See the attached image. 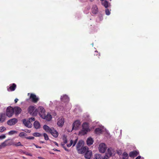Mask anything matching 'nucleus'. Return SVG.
<instances>
[{
    "instance_id": "obj_1",
    "label": "nucleus",
    "mask_w": 159,
    "mask_h": 159,
    "mask_svg": "<svg viewBox=\"0 0 159 159\" xmlns=\"http://www.w3.org/2000/svg\"><path fill=\"white\" fill-rule=\"evenodd\" d=\"M43 128L47 132L50 133L54 137L57 138L58 135V132L53 128H50L48 126L45 125Z\"/></svg>"
},
{
    "instance_id": "obj_2",
    "label": "nucleus",
    "mask_w": 159,
    "mask_h": 159,
    "mask_svg": "<svg viewBox=\"0 0 159 159\" xmlns=\"http://www.w3.org/2000/svg\"><path fill=\"white\" fill-rule=\"evenodd\" d=\"M28 112L32 116H36L38 112L36 108L33 106H30L28 109Z\"/></svg>"
},
{
    "instance_id": "obj_3",
    "label": "nucleus",
    "mask_w": 159,
    "mask_h": 159,
    "mask_svg": "<svg viewBox=\"0 0 159 159\" xmlns=\"http://www.w3.org/2000/svg\"><path fill=\"white\" fill-rule=\"evenodd\" d=\"M14 114V109L11 106L7 107L6 110V115L8 117H11Z\"/></svg>"
},
{
    "instance_id": "obj_4",
    "label": "nucleus",
    "mask_w": 159,
    "mask_h": 159,
    "mask_svg": "<svg viewBox=\"0 0 159 159\" xmlns=\"http://www.w3.org/2000/svg\"><path fill=\"white\" fill-rule=\"evenodd\" d=\"M98 148L100 152L104 153L106 150L107 147L105 143H102L99 144Z\"/></svg>"
},
{
    "instance_id": "obj_5",
    "label": "nucleus",
    "mask_w": 159,
    "mask_h": 159,
    "mask_svg": "<svg viewBox=\"0 0 159 159\" xmlns=\"http://www.w3.org/2000/svg\"><path fill=\"white\" fill-rule=\"evenodd\" d=\"M39 114L40 116L42 118H45V111L43 107H40L39 108Z\"/></svg>"
},
{
    "instance_id": "obj_6",
    "label": "nucleus",
    "mask_w": 159,
    "mask_h": 159,
    "mask_svg": "<svg viewBox=\"0 0 159 159\" xmlns=\"http://www.w3.org/2000/svg\"><path fill=\"white\" fill-rule=\"evenodd\" d=\"M32 102L34 103H37L39 100V98L33 93H31L30 97Z\"/></svg>"
},
{
    "instance_id": "obj_7",
    "label": "nucleus",
    "mask_w": 159,
    "mask_h": 159,
    "mask_svg": "<svg viewBox=\"0 0 159 159\" xmlns=\"http://www.w3.org/2000/svg\"><path fill=\"white\" fill-rule=\"evenodd\" d=\"M80 120H77L75 121L73 124L72 129L77 130L80 125Z\"/></svg>"
},
{
    "instance_id": "obj_8",
    "label": "nucleus",
    "mask_w": 159,
    "mask_h": 159,
    "mask_svg": "<svg viewBox=\"0 0 159 159\" xmlns=\"http://www.w3.org/2000/svg\"><path fill=\"white\" fill-rule=\"evenodd\" d=\"M16 87V84L15 83H13L10 84L9 86H7V89L8 91H13L15 90Z\"/></svg>"
},
{
    "instance_id": "obj_9",
    "label": "nucleus",
    "mask_w": 159,
    "mask_h": 159,
    "mask_svg": "<svg viewBox=\"0 0 159 159\" xmlns=\"http://www.w3.org/2000/svg\"><path fill=\"white\" fill-rule=\"evenodd\" d=\"M18 121L17 119L14 118L9 120L7 121V124L11 126L16 124Z\"/></svg>"
},
{
    "instance_id": "obj_10",
    "label": "nucleus",
    "mask_w": 159,
    "mask_h": 159,
    "mask_svg": "<svg viewBox=\"0 0 159 159\" xmlns=\"http://www.w3.org/2000/svg\"><path fill=\"white\" fill-rule=\"evenodd\" d=\"M23 122L24 124L28 128H31L32 125L31 123L30 120H27L25 119H24L23 120Z\"/></svg>"
},
{
    "instance_id": "obj_11",
    "label": "nucleus",
    "mask_w": 159,
    "mask_h": 159,
    "mask_svg": "<svg viewBox=\"0 0 159 159\" xmlns=\"http://www.w3.org/2000/svg\"><path fill=\"white\" fill-rule=\"evenodd\" d=\"M13 109H14V112H15V114L16 115L20 114L22 111L21 108L19 107H15Z\"/></svg>"
},
{
    "instance_id": "obj_12",
    "label": "nucleus",
    "mask_w": 159,
    "mask_h": 159,
    "mask_svg": "<svg viewBox=\"0 0 159 159\" xmlns=\"http://www.w3.org/2000/svg\"><path fill=\"white\" fill-rule=\"evenodd\" d=\"M78 141V138H76L75 139L74 141L71 139L70 141V143L69 144H67V146L68 147H70L72 145V147H74L75 145L76 144L77 142Z\"/></svg>"
},
{
    "instance_id": "obj_13",
    "label": "nucleus",
    "mask_w": 159,
    "mask_h": 159,
    "mask_svg": "<svg viewBox=\"0 0 159 159\" xmlns=\"http://www.w3.org/2000/svg\"><path fill=\"white\" fill-rule=\"evenodd\" d=\"M64 123V119L63 118H59L57 122V125L59 127H62Z\"/></svg>"
},
{
    "instance_id": "obj_14",
    "label": "nucleus",
    "mask_w": 159,
    "mask_h": 159,
    "mask_svg": "<svg viewBox=\"0 0 159 159\" xmlns=\"http://www.w3.org/2000/svg\"><path fill=\"white\" fill-rule=\"evenodd\" d=\"M139 153V152L135 150L130 152L129 155L130 157H134L137 156Z\"/></svg>"
},
{
    "instance_id": "obj_15",
    "label": "nucleus",
    "mask_w": 159,
    "mask_h": 159,
    "mask_svg": "<svg viewBox=\"0 0 159 159\" xmlns=\"http://www.w3.org/2000/svg\"><path fill=\"white\" fill-rule=\"evenodd\" d=\"M6 116L5 114L0 113V122L2 123L5 121Z\"/></svg>"
},
{
    "instance_id": "obj_16",
    "label": "nucleus",
    "mask_w": 159,
    "mask_h": 159,
    "mask_svg": "<svg viewBox=\"0 0 159 159\" xmlns=\"http://www.w3.org/2000/svg\"><path fill=\"white\" fill-rule=\"evenodd\" d=\"M83 142L82 140H80L79 141L76 145V148L78 151L79 149H80L83 145Z\"/></svg>"
},
{
    "instance_id": "obj_17",
    "label": "nucleus",
    "mask_w": 159,
    "mask_h": 159,
    "mask_svg": "<svg viewBox=\"0 0 159 159\" xmlns=\"http://www.w3.org/2000/svg\"><path fill=\"white\" fill-rule=\"evenodd\" d=\"M92 155V152L90 151H87L86 152L84 157L86 158H91Z\"/></svg>"
},
{
    "instance_id": "obj_18",
    "label": "nucleus",
    "mask_w": 159,
    "mask_h": 159,
    "mask_svg": "<svg viewBox=\"0 0 159 159\" xmlns=\"http://www.w3.org/2000/svg\"><path fill=\"white\" fill-rule=\"evenodd\" d=\"M82 129L87 130L88 131H90L89 129V126L88 124L87 123H84L82 125Z\"/></svg>"
},
{
    "instance_id": "obj_19",
    "label": "nucleus",
    "mask_w": 159,
    "mask_h": 159,
    "mask_svg": "<svg viewBox=\"0 0 159 159\" xmlns=\"http://www.w3.org/2000/svg\"><path fill=\"white\" fill-rule=\"evenodd\" d=\"M98 12V8L96 6H94L92 8V13L93 14H96Z\"/></svg>"
},
{
    "instance_id": "obj_20",
    "label": "nucleus",
    "mask_w": 159,
    "mask_h": 159,
    "mask_svg": "<svg viewBox=\"0 0 159 159\" xmlns=\"http://www.w3.org/2000/svg\"><path fill=\"white\" fill-rule=\"evenodd\" d=\"M87 149L86 147H82L79 149L78 151L79 153L80 154H82L85 152L86 151Z\"/></svg>"
},
{
    "instance_id": "obj_21",
    "label": "nucleus",
    "mask_w": 159,
    "mask_h": 159,
    "mask_svg": "<svg viewBox=\"0 0 159 159\" xmlns=\"http://www.w3.org/2000/svg\"><path fill=\"white\" fill-rule=\"evenodd\" d=\"M52 118L51 115L50 114H48L46 116L45 115V118L43 117L42 119H45L48 121H50Z\"/></svg>"
},
{
    "instance_id": "obj_22",
    "label": "nucleus",
    "mask_w": 159,
    "mask_h": 159,
    "mask_svg": "<svg viewBox=\"0 0 159 159\" xmlns=\"http://www.w3.org/2000/svg\"><path fill=\"white\" fill-rule=\"evenodd\" d=\"M86 142L87 145L90 146L93 144V141L91 138H89L87 139Z\"/></svg>"
},
{
    "instance_id": "obj_23",
    "label": "nucleus",
    "mask_w": 159,
    "mask_h": 159,
    "mask_svg": "<svg viewBox=\"0 0 159 159\" xmlns=\"http://www.w3.org/2000/svg\"><path fill=\"white\" fill-rule=\"evenodd\" d=\"M61 100L64 102H67L69 101V98L66 95L63 96V97L61 98Z\"/></svg>"
},
{
    "instance_id": "obj_24",
    "label": "nucleus",
    "mask_w": 159,
    "mask_h": 159,
    "mask_svg": "<svg viewBox=\"0 0 159 159\" xmlns=\"http://www.w3.org/2000/svg\"><path fill=\"white\" fill-rule=\"evenodd\" d=\"M63 144H61V146H62V147L64 148V149L67 151H69V150L68 149H67L66 148L65 146V145L67 143V140L66 139V138H64L63 139Z\"/></svg>"
},
{
    "instance_id": "obj_25",
    "label": "nucleus",
    "mask_w": 159,
    "mask_h": 159,
    "mask_svg": "<svg viewBox=\"0 0 159 159\" xmlns=\"http://www.w3.org/2000/svg\"><path fill=\"white\" fill-rule=\"evenodd\" d=\"M34 125L35 128L36 129H39L40 127V123L37 121H35L34 123Z\"/></svg>"
},
{
    "instance_id": "obj_26",
    "label": "nucleus",
    "mask_w": 159,
    "mask_h": 159,
    "mask_svg": "<svg viewBox=\"0 0 159 159\" xmlns=\"http://www.w3.org/2000/svg\"><path fill=\"white\" fill-rule=\"evenodd\" d=\"M111 151L110 148L107 150V152L106 153V155L107 157H110L112 155Z\"/></svg>"
},
{
    "instance_id": "obj_27",
    "label": "nucleus",
    "mask_w": 159,
    "mask_h": 159,
    "mask_svg": "<svg viewBox=\"0 0 159 159\" xmlns=\"http://www.w3.org/2000/svg\"><path fill=\"white\" fill-rule=\"evenodd\" d=\"M88 131L87 130L82 129L79 132V134L80 135H83L86 134Z\"/></svg>"
},
{
    "instance_id": "obj_28",
    "label": "nucleus",
    "mask_w": 159,
    "mask_h": 159,
    "mask_svg": "<svg viewBox=\"0 0 159 159\" xmlns=\"http://www.w3.org/2000/svg\"><path fill=\"white\" fill-rule=\"evenodd\" d=\"M102 129L99 128H97L95 130V132L97 134H102Z\"/></svg>"
},
{
    "instance_id": "obj_29",
    "label": "nucleus",
    "mask_w": 159,
    "mask_h": 159,
    "mask_svg": "<svg viewBox=\"0 0 159 159\" xmlns=\"http://www.w3.org/2000/svg\"><path fill=\"white\" fill-rule=\"evenodd\" d=\"M123 159H128V155L126 152H124L122 154Z\"/></svg>"
},
{
    "instance_id": "obj_30",
    "label": "nucleus",
    "mask_w": 159,
    "mask_h": 159,
    "mask_svg": "<svg viewBox=\"0 0 159 159\" xmlns=\"http://www.w3.org/2000/svg\"><path fill=\"white\" fill-rule=\"evenodd\" d=\"M102 157L101 155L99 154H96L94 156V159H102Z\"/></svg>"
},
{
    "instance_id": "obj_31",
    "label": "nucleus",
    "mask_w": 159,
    "mask_h": 159,
    "mask_svg": "<svg viewBox=\"0 0 159 159\" xmlns=\"http://www.w3.org/2000/svg\"><path fill=\"white\" fill-rule=\"evenodd\" d=\"M102 5L104 6L105 8H107L108 6V2L107 1L105 0L102 2Z\"/></svg>"
},
{
    "instance_id": "obj_32",
    "label": "nucleus",
    "mask_w": 159,
    "mask_h": 159,
    "mask_svg": "<svg viewBox=\"0 0 159 159\" xmlns=\"http://www.w3.org/2000/svg\"><path fill=\"white\" fill-rule=\"evenodd\" d=\"M7 141V146H9L13 145V142L11 141H9L8 140H6Z\"/></svg>"
},
{
    "instance_id": "obj_33",
    "label": "nucleus",
    "mask_w": 159,
    "mask_h": 159,
    "mask_svg": "<svg viewBox=\"0 0 159 159\" xmlns=\"http://www.w3.org/2000/svg\"><path fill=\"white\" fill-rule=\"evenodd\" d=\"M13 145H14L16 146H18L22 145L21 144V143L20 142H19L18 143H16L15 142H13Z\"/></svg>"
},
{
    "instance_id": "obj_34",
    "label": "nucleus",
    "mask_w": 159,
    "mask_h": 159,
    "mask_svg": "<svg viewBox=\"0 0 159 159\" xmlns=\"http://www.w3.org/2000/svg\"><path fill=\"white\" fill-rule=\"evenodd\" d=\"M26 135V134L24 132H21L20 133L19 136L21 137H23L24 136H25Z\"/></svg>"
},
{
    "instance_id": "obj_35",
    "label": "nucleus",
    "mask_w": 159,
    "mask_h": 159,
    "mask_svg": "<svg viewBox=\"0 0 159 159\" xmlns=\"http://www.w3.org/2000/svg\"><path fill=\"white\" fill-rule=\"evenodd\" d=\"M1 146V147H5L6 146H7V141L5 140L4 142H3L0 145Z\"/></svg>"
},
{
    "instance_id": "obj_36",
    "label": "nucleus",
    "mask_w": 159,
    "mask_h": 159,
    "mask_svg": "<svg viewBox=\"0 0 159 159\" xmlns=\"http://www.w3.org/2000/svg\"><path fill=\"white\" fill-rule=\"evenodd\" d=\"M33 135L35 137H40L41 136V134L38 133H34L33 134Z\"/></svg>"
},
{
    "instance_id": "obj_37",
    "label": "nucleus",
    "mask_w": 159,
    "mask_h": 159,
    "mask_svg": "<svg viewBox=\"0 0 159 159\" xmlns=\"http://www.w3.org/2000/svg\"><path fill=\"white\" fill-rule=\"evenodd\" d=\"M43 135L45 140H48L49 138L48 136L46 134L44 133Z\"/></svg>"
},
{
    "instance_id": "obj_38",
    "label": "nucleus",
    "mask_w": 159,
    "mask_h": 159,
    "mask_svg": "<svg viewBox=\"0 0 159 159\" xmlns=\"http://www.w3.org/2000/svg\"><path fill=\"white\" fill-rule=\"evenodd\" d=\"M6 129L4 127H0V132H2L5 130H6Z\"/></svg>"
},
{
    "instance_id": "obj_39",
    "label": "nucleus",
    "mask_w": 159,
    "mask_h": 159,
    "mask_svg": "<svg viewBox=\"0 0 159 159\" xmlns=\"http://www.w3.org/2000/svg\"><path fill=\"white\" fill-rule=\"evenodd\" d=\"M106 14L107 15H109L110 14V12L108 9H106L105 10Z\"/></svg>"
},
{
    "instance_id": "obj_40",
    "label": "nucleus",
    "mask_w": 159,
    "mask_h": 159,
    "mask_svg": "<svg viewBox=\"0 0 159 159\" xmlns=\"http://www.w3.org/2000/svg\"><path fill=\"white\" fill-rule=\"evenodd\" d=\"M16 132L15 131H11L9 133L10 134H13L15 133H16Z\"/></svg>"
},
{
    "instance_id": "obj_41",
    "label": "nucleus",
    "mask_w": 159,
    "mask_h": 159,
    "mask_svg": "<svg viewBox=\"0 0 159 159\" xmlns=\"http://www.w3.org/2000/svg\"><path fill=\"white\" fill-rule=\"evenodd\" d=\"M29 120H30V122H32L33 121H35V118L34 117H32L31 118H29Z\"/></svg>"
},
{
    "instance_id": "obj_42",
    "label": "nucleus",
    "mask_w": 159,
    "mask_h": 159,
    "mask_svg": "<svg viewBox=\"0 0 159 159\" xmlns=\"http://www.w3.org/2000/svg\"><path fill=\"white\" fill-rule=\"evenodd\" d=\"M34 137L33 136H29L28 137H27L26 138V139H34Z\"/></svg>"
},
{
    "instance_id": "obj_43",
    "label": "nucleus",
    "mask_w": 159,
    "mask_h": 159,
    "mask_svg": "<svg viewBox=\"0 0 159 159\" xmlns=\"http://www.w3.org/2000/svg\"><path fill=\"white\" fill-rule=\"evenodd\" d=\"M6 138V136L3 135H0V139H4Z\"/></svg>"
},
{
    "instance_id": "obj_44",
    "label": "nucleus",
    "mask_w": 159,
    "mask_h": 159,
    "mask_svg": "<svg viewBox=\"0 0 159 159\" xmlns=\"http://www.w3.org/2000/svg\"><path fill=\"white\" fill-rule=\"evenodd\" d=\"M34 145L36 147V148H41V147L39 146H38V145Z\"/></svg>"
},
{
    "instance_id": "obj_45",
    "label": "nucleus",
    "mask_w": 159,
    "mask_h": 159,
    "mask_svg": "<svg viewBox=\"0 0 159 159\" xmlns=\"http://www.w3.org/2000/svg\"><path fill=\"white\" fill-rule=\"evenodd\" d=\"M18 100V99L17 98H16L14 100L15 103H16Z\"/></svg>"
},
{
    "instance_id": "obj_46",
    "label": "nucleus",
    "mask_w": 159,
    "mask_h": 159,
    "mask_svg": "<svg viewBox=\"0 0 159 159\" xmlns=\"http://www.w3.org/2000/svg\"><path fill=\"white\" fill-rule=\"evenodd\" d=\"M109 157H107L106 156H104V157L103 158H102V159H108V158Z\"/></svg>"
},
{
    "instance_id": "obj_47",
    "label": "nucleus",
    "mask_w": 159,
    "mask_h": 159,
    "mask_svg": "<svg viewBox=\"0 0 159 159\" xmlns=\"http://www.w3.org/2000/svg\"><path fill=\"white\" fill-rule=\"evenodd\" d=\"M141 157L140 156L137 157L135 159H140Z\"/></svg>"
},
{
    "instance_id": "obj_48",
    "label": "nucleus",
    "mask_w": 159,
    "mask_h": 159,
    "mask_svg": "<svg viewBox=\"0 0 159 159\" xmlns=\"http://www.w3.org/2000/svg\"><path fill=\"white\" fill-rule=\"evenodd\" d=\"M38 158L39 159H45L44 158H43L42 157H38Z\"/></svg>"
},
{
    "instance_id": "obj_49",
    "label": "nucleus",
    "mask_w": 159,
    "mask_h": 159,
    "mask_svg": "<svg viewBox=\"0 0 159 159\" xmlns=\"http://www.w3.org/2000/svg\"><path fill=\"white\" fill-rule=\"evenodd\" d=\"M54 143H55V145H57V146H58V144L57 142H54Z\"/></svg>"
},
{
    "instance_id": "obj_50",
    "label": "nucleus",
    "mask_w": 159,
    "mask_h": 159,
    "mask_svg": "<svg viewBox=\"0 0 159 159\" xmlns=\"http://www.w3.org/2000/svg\"><path fill=\"white\" fill-rule=\"evenodd\" d=\"M53 150L55 151H59V150H58L57 149H55V148H54L53 149Z\"/></svg>"
},
{
    "instance_id": "obj_51",
    "label": "nucleus",
    "mask_w": 159,
    "mask_h": 159,
    "mask_svg": "<svg viewBox=\"0 0 159 159\" xmlns=\"http://www.w3.org/2000/svg\"><path fill=\"white\" fill-rule=\"evenodd\" d=\"M95 54H96V55H97V54L96 53H97V52H96L95 51Z\"/></svg>"
},
{
    "instance_id": "obj_52",
    "label": "nucleus",
    "mask_w": 159,
    "mask_h": 159,
    "mask_svg": "<svg viewBox=\"0 0 159 159\" xmlns=\"http://www.w3.org/2000/svg\"><path fill=\"white\" fill-rule=\"evenodd\" d=\"M91 2H93L94 0H89Z\"/></svg>"
},
{
    "instance_id": "obj_53",
    "label": "nucleus",
    "mask_w": 159,
    "mask_h": 159,
    "mask_svg": "<svg viewBox=\"0 0 159 159\" xmlns=\"http://www.w3.org/2000/svg\"><path fill=\"white\" fill-rule=\"evenodd\" d=\"M23 158L24 159H26V158H25V157H23Z\"/></svg>"
},
{
    "instance_id": "obj_54",
    "label": "nucleus",
    "mask_w": 159,
    "mask_h": 159,
    "mask_svg": "<svg viewBox=\"0 0 159 159\" xmlns=\"http://www.w3.org/2000/svg\"><path fill=\"white\" fill-rule=\"evenodd\" d=\"M41 143H43L44 142H41Z\"/></svg>"
}]
</instances>
